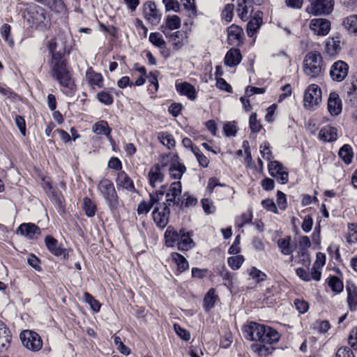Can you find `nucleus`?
I'll use <instances>...</instances> for the list:
<instances>
[{
	"label": "nucleus",
	"mask_w": 357,
	"mask_h": 357,
	"mask_svg": "<svg viewBox=\"0 0 357 357\" xmlns=\"http://www.w3.org/2000/svg\"><path fill=\"white\" fill-rule=\"evenodd\" d=\"M233 4H227L222 13V18L227 22H231L233 17Z\"/></svg>",
	"instance_id": "680f3d73"
},
{
	"label": "nucleus",
	"mask_w": 357,
	"mask_h": 357,
	"mask_svg": "<svg viewBox=\"0 0 357 357\" xmlns=\"http://www.w3.org/2000/svg\"><path fill=\"white\" fill-rule=\"evenodd\" d=\"M342 50V41L339 36L328 38L325 44L324 54L329 58L336 57Z\"/></svg>",
	"instance_id": "dca6fc26"
},
{
	"label": "nucleus",
	"mask_w": 357,
	"mask_h": 357,
	"mask_svg": "<svg viewBox=\"0 0 357 357\" xmlns=\"http://www.w3.org/2000/svg\"><path fill=\"white\" fill-rule=\"evenodd\" d=\"M347 101L354 106L357 107V78L353 81L351 86L348 88L347 91Z\"/></svg>",
	"instance_id": "f704fd0d"
},
{
	"label": "nucleus",
	"mask_w": 357,
	"mask_h": 357,
	"mask_svg": "<svg viewBox=\"0 0 357 357\" xmlns=\"http://www.w3.org/2000/svg\"><path fill=\"white\" fill-rule=\"evenodd\" d=\"M92 130L97 135H105L107 138L110 137L111 129L105 121H100L96 123L92 127Z\"/></svg>",
	"instance_id": "72a5a7b5"
},
{
	"label": "nucleus",
	"mask_w": 357,
	"mask_h": 357,
	"mask_svg": "<svg viewBox=\"0 0 357 357\" xmlns=\"http://www.w3.org/2000/svg\"><path fill=\"white\" fill-rule=\"evenodd\" d=\"M217 296L214 289H210L204 298V307L206 310L211 309L216 301Z\"/></svg>",
	"instance_id": "ea45409f"
},
{
	"label": "nucleus",
	"mask_w": 357,
	"mask_h": 357,
	"mask_svg": "<svg viewBox=\"0 0 357 357\" xmlns=\"http://www.w3.org/2000/svg\"><path fill=\"white\" fill-rule=\"evenodd\" d=\"M243 261H244V257L242 255L231 257H229L227 259V263H228L229 266L233 270H238V268H240V267L243 264Z\"/></svg>",
	"instance_id": "3c124183"
},
{
	"label": "nucleus",
	"mask_w": 357,
	"mask_h": 357,
	"mask_svg": "<svg viewBox=\"0 0 357 357\" xmlns=\"http://www.w3.org/2000/svg\"><path fill=\"white\" fill-rule=\"evenodd\" d=\"M176 91L181 95L186 96L190 100H195L197 97L195 87L188 82L176 84Z\"/></svg>",
	"instance_id": "a878e982"
},
{
	"label": "nucleus",
	"mask_w": 357,
	"mask_h": 357,
	"mask_svg": "<svg viewBox=\"0 0 357 357\" xmlns=\"http://www.w3.org/2000/svg\"><path fill=\"white\" fill-rule=\"evenodd\" d=\"M116 183L119 188H122L130 192L133 193L137 192L132 180L123 171H121L118 173Z\"/></svg>",
	"instance_id": "4be33fe9"
},
{
	"label": "nucleus",
	"mask_w": 357,
	"mask_h": 357,
	"mask_svg": "<svg viewBox=\"0 0 357 357\" xmlns=\"http://www.w3.org/2000/svg\"><path fill=\"white\" fill-rule=\"evenodd\" d=\"M11 26L8 24H3L0 28V33L1 37L6 41L10 46L14 45V40L10 36Z\"/></svg>",
	"instance_id": "09e8293b"
},
{
	"label": "nucleus",
	"mask_w": 357,
	"mask_h": 357,
	"mask_svg": "<svg viewBox=\"0 0 357 357\" xmlns=\"http://www.w3.org/2000/svg\"><path fill=\"white\" fill-rule=\"evenodd\" d=\"M26 11L27 20L32 26H34L40 29H46L50 26V18L45 8L36 4H31Z\"/></svg>",
	"instance_id": "20e7f679"
},
{
	"label": "nucleus",
	"mask_w": 357,
	"mask_h": 357,
	"mask_svg": "<svg viewBox=\"0 0 357 357\" xmlns=\"http://www.w3.org/2000/svg\"><path fill=\"white\" fill-rule=\"evenodd\" d=\"M306 11L313 15H326L332 13L334 3L332 0H309Z\"/></svg>",
	"instance_id": "0eeeda50"
},
{
	"label": "nucleus",
	"mask_w": 357,
	"mask_h": 357,
	"mask_svg": "<svg viewBox=\"0 0 357 357\" xmlns=\"http://www.w3.org/2000/svg\"><path fill=\"white\" fill-rule=\"evenodd\" d=\"M163 3L165 6L166 10H173L174 12H178L180 8V5L178 2L176 0H163Z\"/></svg>",
	"instance_id": "e2e57ef3"
},
{
	"label": "nucleus",
	"mask_w": 357,
	"mask_h": 357,
	"mask_svg": "<svg viewBox=\"0 0 357 357\" xmlns=\"http://www.w3.org/2000/svg\"><path fill=\"white\" fill-rule=\"evenodd\" d=\"M242 56L239 50L231 48L229 50L225 57V65L229 67L237 66L241 61Z\"/></svg>",
	"instance_id": "393cba45"
},
{
	"label": "nucleus",
	"mask_w": 357,
	"mask_h": 357,
	"mask_svg": "<svg viewBox=\"0 0 357 357\" xmlns=\"http://www.w3.org/2000/svg\"><path fill=\"white\" fill-rule=\"evenodd\" d=\"M86 79L88 84L91 86L102 88L103 86V77L99 73L95 72L91 67L88 68L86 72Z\"/></svg>",
	"instance_id": "b1692460"
},
{
	"label": "nucleus",
	"mask_w": 357,
	"mask_h": 357,
	"mask_svg": "<svg viewBox=\"0 0 357 357\" xmlns=\"http://www.w3.org/2000/svg\"><path fill=\"white\" fill-rule=\"evenodd\" d=\"M335 357H354V352L347 347H342L338 349Z\"/></svg>",
	"instance_id": "774afa93"
},
{
	"label": "nucleus",
	"mask_w": 357,
	"mask_h": 357,
	"mask_svg": "<svg viewBox=\"0 0 357 357\" xmlns=\"http://www.w3.org/2000/svg\"><path fill=\"white\" fill-rule=\"evenodd\" d=\"M262 19L260 17H255L247 24V34L248 37H253L257 31L260 28Z\"/></svg>",
	"instance_id": "4c0bfd02"
},
{
	"label": "nucleus",
	"mask_w": 357,
	"mask_h": 357,
	"mask_svg": "<svg viewBox=\"0 0 357 357\" xmlns=\"http://www.w3.org/2000/svg\"><path fill=\"white\" fill-rule=\"evenodd\" d=\"M149 41L155 47L160 50H165L166 47V43L160 33H151L149 35Z\"/></svg>",
	"instance_id": "37998d69"
},
{
	"label": "nucleus",
	"mask_w": 357,
	"mask_h": 357,
	"mask_svg": "<svg viewBox=\"0 0 357 357\" xmlns=\"http://www.w3.org/2000/svg\"><path fill=\"white\" fill-rule=\"evenodd\" d=\"M243 37V31L239 26L232 24L227 29L228 43L232 45H238L241 43Z\"/></svg>",
	"instance_id": "aec40b11"
},
{
	"label": "nucleus",
	"mask_w": 357,
	"mask_h": 357,
	"mask_svg": "<svg viewBox=\"0 0 357 357\" xmlns=\"http://www.w3.org/2000/svg\"><path fill=\"white\" fill-rule=\"evenodd\" d=\"M10 338V331L4 323L0 321V351H3L8 347Z\"/></svg>",
	"instance_id": "bb28decb"
},
{
	"label": "nucleus",
	"mask_w": 357,
	"mask_h": 357,
	"mask_svg": "<svg viewBox=\"0 0 357 357\" xmlns=\"http://www.w3.org/2000/svg\"><path fill=\"white\" fill-rule=\"evenodd\" d=\"M162 162L166 165V169L168 170L170 178L179 180L186 171L185 166L179 160L177 155L163 157Z\"/></svg>",
	"instance_id": "423d86ee"
},
{
	"label": "nucleus",
	"mask_w": 357,
	"mask_h": 357,
	"mask_svg": "<svg viewBox=\"0 0 357 357\" xmlns=\"http://www.w3.org/2000/svg\"><path fill=\"white\" fill-rule=\"evenodd\" d=\"M172 257L175 263L177 264L178 270L183 272L189 268V264L186 259L178 252L172 254Z\"/></svg>",
	"instance_id": "a19ab883"
},
{
	"label": "nucleus",
	"mask_w": 357,
	"mask_h": 357,
	"mask_svg": "<svg viewBox=\"0 0 357 357\" xmlns=\"http://www.w3.org/2000/svg\"><path fill=\"white\" fill-rule=\"evenodd\" d=\"M174 328L176 334L183 340L188 341L190 338V334L186 330L182 328L178 324H174Z\"/></svg>",
	"instance_id": "0e129e2a"
},
{
	"label": "nucleus",
	"mask_w": 357,
	"mask_h": 357,
	"mask_svg": "<svg viewBox=\"0 0 357 357\" xmlns=\"http://www.w3.org/2000/svg\"><path fill=\"white\" fill-rule=\"evenodd\" d=\"M347 303L349 308L351 311L357 310V287L351 285L347 288Z\"/></svg>",
	"instance_id": "7c9ffc66"
},
{
	"label": "nucleus",
	"mask_w": 357,
	"mask_h": 357,
	"mask_svg": "<svg viewBox=\"0 0 357 357\" xmlns=\"http://www.w3.org/2000/svg\"><path fill=\"white\" fill-rule=\"evenodd\" d=\"M158 140L169 149H171L175 146L176 142L172 135L167 132H160L158 135Z\"/></svg>",
	"instance_id": "e433bc0d"
},
{
	"label": "nucleus",
	"mask_w": 357,
	"mask_h": 357,
	"mask_svg": "<svg viewBox=\"0 0 357 357\" xmlns=\"http://www.w3.org/2000/svg\"><path fill=\"white\" fill-rule=\"evenodd\" d=\"M84 301L90 305L91 309L95 312H98L100 309V304L89 293L84 294Z\"/></svg>",
	"instance_id": "6e6d98bb"
},
{
	"label": "nucleus",
	"mask_w": 357,
	"mask_h": 357,
	"mask_svg": "<svg viewBox=\"0 0 357 357\" xmlns=\"http://www.w3.org/2000/svg\"><path fill=\"white\" fill-rule=\"evenodd\" d=\"M22 344L33 351H39L43 347V341L40 335L34 331L26 330L20 333Z\"/></svg>",
	"instance_id": "6e6552de"
},
{
	"label": "nucleus",
	"mask_w": 357,
	"mask_h": 357,
	"mask_svg": "<svg viewBox=\"0 0 357 357\" xmlns=\"http://www.w3.org/2000/svg\"><path fill=\"white\" fill-rule=\"evenodd\" d=\"M263 331L264 333L261 334V337H259V343L253 344L251 347L258 354L267 356L271 354L273 348L266 344L271 345L278 342L280 340V335L275 329L265 325Z\"/></svg>",
	"instance_id": "f03ea898"
},
{
	"label": "nucleus",
	"mask_w": 357,
	"mask_h": 357,
	"mask_svg": "<svg viewBox=\"0 0 357 357\" xmlns=\"http://www.w3.org/2000/svg\"><path fill=\"white\" fill-rule=\"evenodd\" d=\"M17 232L29 239H33L40 235V229L33 223H22L18 227Z\"/></svg>",
	"instance_id": "6ab92c4d"
},
{
	"label": "nucleus",
	"mask_w": 357,
	"mask_h": 357,
	"mask_svg": "<svg viewBox=\"0 0 357 357\" xmlns=\"http://www.w3.org/2000/svg\"><path fill=\"white\" fill-rule=\"evenodd\" d=\"M321 101V89L316 84H310L304 93V107L307 109H314Z\"/></svg>",
	"instance_id": "1a4fd4ad"
},
{
	"label": "nucleus",
	"mask_w": 357,
	"mask_h": 357,
	"mask_svg": "<svg viewBox=\"0 0 357 357\" xmlns=\"http://www.w3.org/2000/svg\"><path fill=\"white\" fill-rule=\"evenodd\" d=\"M310 30L317 36H326L331 30V22L326 19L314 18L310 21Z\"/></svg>",
	"instance_id": "f3484780"
},
{
	"label": "nucleus",
	"mask_w": 357,
	"mask_h": 357,
	"mask_svg": "<svg viewBox=\"0 0 357 357\" xmlns=\"http://www.w3.org/2000/svg\"><path fill=\"white\" fill-rule=\"evenodd\" d=\"M250 128L253 132H259L261 130V125L257 119V114L252 113L249 119Z\"/></svg>",
	"instance_id": "4d7b16f0"
},
{
	"label": "nucleus",
	"mask_w": 357,
	"mask_h": 357,
	"mask_svg": "<svg viewBox=\"0 0 357 357\" xmlns=\"http://www.w3.org/2000/svg\"><path fill=\"white\" fill-rule=\"evenodd\" d=\"M182 185L180 181L173 182L166 192V202L168 206H178L183 204L181 201Z\"/></svg>",
	"instance_id": "9b49d317"
},
{
	"label": "nucleus",
	"mask_w": 357,
	"mask_h": 357,
	"mask_svg": "<svg viewBox=\"0 0 357 357\" xmlns=\"http://www.w3.org/2000/svg\"><path fill=\"white\" fill-rule=\"evenodd\" d=\"M247 272L250 278L257 283L265 280L266 278V275L264 272L254 266L248 268Z\"/></svg>",
	"instance_id": "c03bdc74"
},
{
	"label": "nucleus",
	"mask_w": 357,
	"mask_h": 357,
	"mask_svg": "<svg viewBox=\"0 0 357 357\" xmlns=\"http://www.w3.org/2000/svg\"><path fill=\"white\" fill-rule=\"evenodd\" d=\"M304 72L310 77H317L321 71L322 57L319 52L307 53L304 59Z\"/></svg>",
	"instance_id": "39448f33"
},
{
	"label": "nucleus",
	"mask_w": 357,
	"mask_h": 357,
	"mask_svg": "<svg viewBox=\"0 0 357 357\" xmlns=\"http://www.w3.org/2000/svg\"><path fill=\"white\" fill-rule=\"evenodd\" d=\"M164 34L173 42V45L175 48L179 49L182 46V43L180 40L182 34L179 31L172 32V31H167V30L166 31L165 29L164 31Z\"/></svg>",
	"instance_id": "a18cd8bd"
},
{
	"label": "nucleus",
	"mask_w": 357,
	"mask_h": 357,
	"mask_svg": "<svg viewBox=\"0 0 357 357\" xmlns=\"http://www.w3.org/2000/svg\"><path fill=\"white\" fill-rule=\"evenodd\" d=\"M237 13L238 17L243 20H248V14L249 12L248 7L247 6L246 0H238V7H237Z\"/></svg>",
	"instance_id": "de8ad7c7"
},
{
	"label": "nucleus",
	"mask_w": 357,
	"mask_h": 357,
	"mask_svg": "<svg viewBox=\"0 0 357 357\" xmlns=\"http://www.w3.org/2000/svg\"><path fill=\"white\" fill-rule=\"evenodd\" d=\"M71 36L67 32H61L52 39L47 45L52 55L50 64V75L59 84L66 88L72 89L73 81L72 75L67 68L66 62L63 59L64 54L69 52L68 45Z\"/></svg>",
	"instance_id": "f257e3e1"
},
{
	"label": "nucleus",
	"mask_w": 357,
	"mask_h": 357,
	"mask_svg": "<svg viewBox=\"0 0 357 357\" xmlns=\"http://www.w3.org/2000/svg\"><path fill=\"white\" fill-rule=\"evenodd\" d=\"M342 109V100L335 92L330 93L328 100V110L332 116H337Z\"/></svg>",
	"instance_id": "412c9836"
},
{
	"label": "nucleus",
	"mask_w": 357,
	"mask_h": 357,
	"mask_svg": "<svg viewBox=\"0 0 357 357\" xmlns=\"http://www.w3.org/2000/svg\"><path fill=\"white\" fill-rule=\"evenodd\" d=\"M202 208L206 214H213L215 211V206L213 201L209 199H202L201 201Z\"/></svg>",
	"instance_id": "13d9d810"
},
{
	"label": "nucleus",
	"mask_w": 357,
	"mask_h": 357,
	"mask_svg": "<svg viewBox=\"0 0 357 357\" xmlns=\"http://www.w3.org/2000/svg\"><path fill=\"white\" fill-rule=\"evenodd\" d=\"M83 209L86 215L89 218H92L96 215V206L89 197H84L83 199Z\"/></svg>",
	"instance_id": "79ce46f5"
},
{
	"label": "nucleus",
	"mask_w": 357,
	"mask_h": 357,
	"mask_svg": "<svg viewBox=\"0 0 357 357\" xmlns=\"http://www.w3.org/2000/svg\"><path fill=\"white\" fill-rule=\"evenodd\" d=\"M278 245L281 252L284 255H291L294 250V247L291 245V237L289 236L280 238L278 241Z\"/></svg>",
	"instance_id": "473e14b6"
},
{
	"label": "nucleus",
	"mask_w": 357,
	"mask_h": 357,
	"mask_svg": "<svg viewBox=\"0 0 357 357\" xmlns=\"http://www.w3.org/2000/svg\"><path fill=\"white\" fill-rule=\"evenodd\" d=\"M331 326L328 321H317L314 323V328L317 330L321 333L327 332Z\"/></svg>",
	"instance_id": "052dcab7"
},
{
	"label": "nucleus",
	"mask_w": 357,
	"mask_h": 357,
	"mask_svg": "<svg viewBox=\"0 0 357 357\" xmlns=\"http://www.w3.org/2000/svg\"><path fill=\"white\" fill-rule=\"evenodd\" d=\"M166 170V165L161 160L160 164H156L150 169L148 178L149 184L155 188L164 180V172Z\"/></svg>",
	"instance_id": "2eb2a0df"
},
{
	"label": "nucleus",
	"mask_w": 357,
	"mask_h": 357,
	"mask_svg": "<svg viewBox=\"0 0 357 357\" xmlns=\"http://www.w3.org/2000/svg\"><path fill=\"white\" fill-rule=\"evenodd\" d=\"M97 99L104 105H110L113 103V97L108 92L102 91L97 93Z\"/></svg>",
	"instance_id": "5fc2aeb1"
},
{
	"label": "nucleus",
	"mask_w": 357,
	"mask_h": 357,
	"mask_svg": "<svg viewBox=\"0 0 357 357\" xmlns=\"http://www.w3.org/2000/svg\"><path fill=\"white\" fill-rule=\"evenodd\" d=\"M344 28L351 33H357V15H352L344 19Z\"/></svg>",
	"instance_id": "c9c22d12"
},
{
	"label": "nucleus",
	"mask_w": 357,
	"mask_h": 357,
	"mask_svg": "<svg viewBox=\"0 0 357 357\" xmlns=\"http://www.w3.org/2000/svg\"><path fill=\"white\" fill-rule=\"evenodd\" d=\"M348 73V64L344 61L338 60L331 66L329 75L333 81L340 82L347 77Z\"/></svg>",
	"instance_id": "f8f14e48"
},
{
	"label": "nucleus",
	"mask_w": 357,
	"mask_h": 357,
	"mask_svg": "<svg viewBox=\"0 0 357 357\" xmlns=\"http://www.w3.org/2000/svg\"><path fill=\"white\" fill-rule=\"evenodd\" d=\"M338 155L346 164H350L354 155L352 148L349 144H344L340 149Z\"/></svg>",
	"instance_id": "58836bf2"
},
{
	"label": "nucleus",
	"mask_w": 357,
	"mask_h": 357,
	"mask_svg": "<svg viewBox=\"0 0 357 357\" xmlns=\"http://www.w3.org/2000/svg\"><path fill=\"white\" fill-rule=\"evenodd\" d=\"M45 245L48 250L55 256H63L65 257L68 253L66 249L62 248L56 239L52 236H47L45 238Z\"/></svg>",
	"instance_id": "5701e85b"
},
{
	"label": "nucleus",
	"mask_w": 357,
	"mask_h": 357,
	"mask_svg": "<svg viewBox=\"0 0 357 357\" xmlns=\"http://www.w3.org/2000/svg\"><path fill=\"white\" fill-rule=\"evenodd\" d=\"M268 169L269 174L275 178L279 183L284 184L288 182L289 173L280 162L271 161L268 163Z\"/></svg>",
	"instance_id": "ddd939ff"
},
{
	"label": "nucleus",
	"mask_w": 357,
	"mask_h": 357,
	"mask_svg": "<svg viewBox=\"0 0 357 357\" xmlns=\"http://www.w3.org/2000/svg\"><path fill=\"white\" fill-rule=\"evenodd\" d=\"M167 204L162 203L156 206L153 212L152 216L156 226L162 229L169 222L170 209Z\"/></svg>",
	"instance_id": "9d476101"
},
{
	"label": "nucleus",
	"mask_w": 357,
	"mask_h": 357,
	"mask_svg": "<svg viewBox=\"0 0 357 357\" xmlns=\"http://www.w3.org/2000/svg\"><path fill=\"white\" fill-rule=\"evenodd\" d=\"M224 132L227 137H234L237 132L235 122H227L224 125Z\"/></svg>",
	"instance_id": "bf43d9fd"
},
{
	"label": "nucleus",
	"mask_w": 357,
	"mask_h": 357,
	"mask_svg": "<svg viewBox=\"0 0 357 357\" xmlns=\"http://www.w3.org/2000/svg\"><path fill=\"white\" fill-rule=\"evenodd\" d=\"M27 262L36 271H41L42 268H41V266H40V261L35 255H29V257L27 259Z\"/></svg>",
	"instance_id": "338daca9"
},
{
	"label": "nucleus",
	"mask_w": 357,
	"mask_h": 357,
	"mask_svg": "<svg viewBox=\"0 0 357 357\" xmlns=\"http://www.w3.org/2000/svg\"><path fill=\"white\" fill-rule=\"evenodd\" d=\"M328 285L336 293H340L343 290V283L336 276L331 277L329 279Z\"/></svg>",
	"instance_id": "603ef678"
},
{
	"label": "nucleus",
	"mask_w": 357,
	"mask_h": 357,
	"mask_svg": "<svg viewBox=\"0 0 357 357\" xmlns=\"http://www.w3.org/2000/svg\"><path fill=\"white\" fill-rule=\"evenodd\" d=\"M252 215L250 212L243 213L240 217L236 219V225L238 228L243 227L245 225L252 221Z\"/></svg>",
	"instance_id": "864d4df0"
},
{
	"label": "nucleus",
	"mask_w": 357,
	"mask_h": 357,
	"mask_svg": "<svg viewBox=\"0 0 357 357\" xmlns=\"http://www.w3.org/2000/svg\"><path fill=\"white\" fill-rule=\"evenodd\" d=\"M294 305H295L296 310L301 314L305 313L309 308L308 303L303 300H300V299L295 300Z\"/></svg>",
	"instance_id": "69168bd1"
},
{
	"label": "nucleus",
	"mask_w": 357,
	"mask_h": 357,
	"mask_svg": "<svg viewBox=\"0 0 357 357\" xmlns=\"http://www.w3.org/2000/svg\"><path fill=\"white\" fill-rule=\"evenodd\" d=\"M97 189L111 211L117 210L119 206V197L111 180L102 178L98 184Z\"/></svg>",
	"instance_id": "7ed1b4c3"
},
{
	"label": "nucleus",
	"mask_w": 357,
	"mask_h": 357,
	"mask_svg": "<svg viewBox=\"0 0 357 357\" xmlns=\"http://www.w3.org/2000/svg\"><path fill=\"white\" fill-rule=\"evenodd\" d=\"M219 274L225 281V285L229 287L233 285V276L231 273L226 268L225 266H222L219 268Z\"/></svg>",
	"instance_id": "8fccbe9b"
},
{
	"label": "nucleus",
	"mask_w": 357,
	"mask_h": 357,
	"mask_svg": "<svg viewBox=\"0 0 357 357\" xmlns=\"http://www.w3.org/2000/svg\"><path fill=\"white\" fill-rule=\"evenodd\" d=\"M264 325L256 322H250L243 328V334L245 339L250 341H259L264 334Z\"/></svg>",
	"instance_id": "4468645a"
},
{
	"label": "nucleus",
	"mask_w": 357,
	"mask_h": 357,
	"mask_svg": "<svg viewBox=\"0 0 357 357\" xmlns=\"http://www.w3.org/2000/svg\"><path fill=\"white\" fill-rule=\"evenodd\" d=\"M165 186H161L159 190H156L155 192L149 193V202H148L151 207L154 205L158 206V204L160 200H162L163 195L165 194Z\"/></svg>",
	"instance_id": "49530a36"
},
{
	"label": "nucleus",
	"mask_w": 357,
	"mask_h": 357,
	"mask_svg": "<svg viewBox=\"0 0 357 357\" xmlns=\"http://www.w3.org/2000/svg\"><path fill=\"white\" fill-rule=\"evenodd\" d=\"M337 130L331 126H325L321 129L319 137L326 142H334L337 139Z\"/></svg>",
	"instance_id": "cd10ccee"
},
{
	"label": "nucleus",
	"mask_w": 357,
	"mask_h": 357,
	"mask_svg": "<svg viewBox=\"0 0 357 357\" xmlns=\"http://www.w3.org/2000/svg\"><path fill=\"white\" fill-rule=\"evenodd\" d=\"M181 26V19L176 15H168L165 20V24L161 26V31L164 33L166 29L167 31H171L174 29H178Z\"/></svg>",
	"instance_id": "c85d7f7f"
},
{
	"label": "nucleus",
	"mask_w": 357,
	"mask_h": 357,
	"mask_svg": "<svg viewBox=\"0 0 357 357\" xmlns=\"http://www.w3.org/2000/svg\"><path fill=\"white\" fill-rule=\"evenodd\" d=\"M182 231H180L181 233ZM194 245L193 241L188 233H182L180 235L178 242L177 243L178 249L181 251H187L191 249Z\"/></svg>",
	"instance_id": "2f4dec72"
},
{
	"label": "nucleus",
	"mask_w": 357,
	"mask_h": 357,
	"mask_svg": "<svg viewBox=\"0 0 357 357\" xmlns=\"http://www.w3.org/2000/svg\"><path fill=\"white\" fill-rule=\"evenodd\" d=\"M143 13L144 17L152 24H158L161 19V15L153 1H147L144 4Z\"/></svg>",
	"instance_id": "a211bd4d"
},
{
	"label": "nucleus",
	"mask_w": 357,
	"mask_h": 357,
	"mask_svg": "<svg viewBox=\"0 0 357 357\" xmlns=\"http://www.w3.org/2000/svg\"><path fill=\"white\" fill-rule=\"evenodd\" d=\"M181 234H178L172 226H169L165 232V244L167 247H174L178 242Z\"/></svg>",
	"instance_id": "c756f323"
}]
</instances>
